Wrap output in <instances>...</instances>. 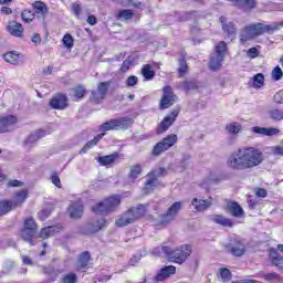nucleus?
<instances>
[{"instance_id":"f257e3e1","label":"nucleus","mask_w":283,"mask_h":283,"mask_svg":"<svg viewBox=\"0 0 283 283\" xmlns=\"http://www.w3.org/2000/svg\"><path fill=\"white\" fill-rule=\"evenodd\" d=\"M264 163V153L260 148L244 146L233 151L227 160L228 168L232 171H247L255 169Z\"/></svg>"},{"instance_id":"f03ea898","label":"nucleus","mask_w":283,"mask_h":283,"mask_svg":"<svg viewBox=\"0 0 283 283\" xmlns=\"http://www.w3.org/2000/svg\"><path fill=\"white\" fill-rule=\"evenodd\" d=\"M147 213L145 206L139 205L138 207H133L124 212L116 221V227H127V224H134L136 220H140L143 216Z\"/></svg>"},{"instance_id":"7ed1b4c3","label":"nucleus","mask_w":283,"mask_h":283,"mask_svg":"<svg viewBox=\"0 0 283 283\" xmlns=\"http://www.w3.org/2000/svg\"><path fill=\"white\" fill-rule=\"evenodd\" d=\"M161 249L168 255L170 262H175L176 264H185L187 258L193 251V248L189 244L180 245L175 250H171L169 247H163Z\"/></svg>"},{"instance_id":"20e7f679","label":"nucleus","mask_w":283,"mask_h":283,"mask_svg":"<svg viewBox=\"0 0 283 283\" xmlns=\"http://www.w3.org/2000/svg\"><path fill=\"white\" fill-rule=\"evenodd\" d=\"M120 196L114 195L111 196L103 201L98 202L92 208V211L94 213L102 214V216H107V213H112L115 209H118L120 207Z\"/></svg>"},{"instance_id":"39448f33","label":"nucleus","mask_w":283,"mask_h":283,"mask_svg":"<svg viewBox=\"0 0 283 283\" xmlns=\"http://www.w3.org/2000/svg\"><path fill=\"white\" fill-rule=\"evenodd\" d=\"M132 123L129 117H120L116 119H111L99 126L101 132H112L118 129H127Z\"/></svg>"},{"instance_id":"423d86ee","label":"nucleus","mask_w":283,"mask_h":283,"mask_svg":"<svg viewBox=\"0 0 283 283\" xmlns=\"http://www.w3.org/2000/svg\"><path fill=\"white\" fill-rule=\"evenodd\" d=\"M176 143H178V135L170 134L166 136L164 139L155 145V147L153 148V156H160V154H165V151L171 149V147H174Z\"/></svg>"},{"instance_id":"0eeeda50","label":"nucleus","mask_w":283,"mask_h":283,"mask_svg":"<svg viewBox=\"0 0 283 283\" xmlns=\"http://www.w3.org/2000/svg\"><path fill=\"white\" fill-rule=\"evenodd\" d=\"M262 23H254L247 25L240 33L241 43H247V41H251V39H255V36H262Z\"/></svg>"},{"instance_id":"6e6552de","label":"nucleus","mask_w":283,"mask_h":283,"mask_svg":"<svg viewBox=\"0 0 283 283\" xmlns=\"http://www.w3.org/2000/svg\"><path fill=\"white\" fill-rule=\"evenodd\" d=\"M160 176H167V169L159 168L157 170H153L147 175V180L145 184V190L147 191V193H149V191L160 185V182L158 181V178H160Z\"/></svg>"},{"instance_id":"1a4fd4ad","label":"nucleus","mask_w":283,"mask_h":283,"mask_svg":"<svg viewBox=\"0 0 283 283\" xmlns=\"http://www.w3.org/2000/svg\"><path fill=\"white\" fill-rule=\"evenodd\" d=\"M164 95L160 99L159 107L160 109H169L176 101H178V97L176 94H174V91L171 90V86H165L163 88Z\"/></svg>"},{"instance_id":"9d476101","label":"nucleus","mask_w":283,"mask_h":283,"mask_svg":"<svg viewBox=\"0 0 283 283\" xmlns=\"http://www.w3.org/2000/svg\"><path fill=\"white\" fill-rule=\"evenodd\" d=\"M180 209H182V202L177 201L170 206L168 211L163 214L159 219L160 224H169V222H172V220H176V216L180 212Z\"/></svg>"},{"instance_id":"9b49d317","label":"nucleus","mask_w":283,"mask_h":283,"mask_svg":"<svg viewBox=\"0 0 283 283\" xmlns=\"http://www.w3.org/2000/svg\"><path fill=\"white\" fill-rule=\"evenodd\" d=\"M111 85V81L97 84V90L92 92L91 101H93V103H101L104 101Z\"/></svg>"},{"instance_id":"f8f14e48","label":"nucleus","mask_w":283,"mask_h":283,"mask_svg":"<svg viewBox=\"0 0 283 283\" xmlns=\"http://www.w3.org/2000/svg\"><path fill=\"white\" fill-rule=\"evenodd\" d=\"M229 253L233 254L234 258H242L247 253V244L239 239H232L227 245Z\"/></svg>"},{"instance_id":"ddd939ff","label":"nucleus","mask_w":283,"mask_h":283,"mask_svg":"<svg viewBox=\"0 0 283 283\" xmlns=\"http://www.w3.org/2000/svg\"><path fill=\"white\" fill-rule=\"evenodd\" d=\"M6 30L11 36H14L15 39H23V34L25 32V30L23 29V24L14 20L9 21Z\"/></svg>"},{"instance_id":"4468645a","label":"nucleus","mask_w":283,"mask_h":283,"mask_svg":"<svg viewBox=\"0 0 283 283\" xmlns=\"http://www.w3.org/2000/svg\"><path fill=\"white\" fill-rule=\"evenodd\" d=\"M180 112L178 109H174L169 115H167L164 120L158 126V132L163 134V132H167L174 123H176V118H178V114Z\"/></svg>"},{"instance_id":"2eb2a0df","label":"nucleus","mask_w":283,"mask_h":283,"mask_svg":"<svg viewBox=\"0 0 283 283\" xmlns=\"http://www.w3.org/2000/svg\"><path fill=\"white\" fill-rule=\"evenodd\" d=\"M106 224L105 219L101 218L96 221H92L84 227L83 233L90 235L92 233H98Z\"/></svg>"},{"instance_id":"dca6fc26","label":"nucleus","mask_w":283,"mask_h":283,"mask_svg":"<svg viewBox=\"0 0 283 283\" xmlns=\"http://www.w3.org/2000/svg\"><path fill=\"white\" fill-rule=\"evenodd\" d=\"M43 136H45V132H43V130H35L34 133H32L24 140V149H27V151H30V149H32V147H34L36 145V143H39V140H41V138H43Z\"/></svg>"},{"instance_id":"f3484780","label":"nucleus","mask_w":283,"mask_h":283,"mask_svg":"<svg viewBox=\"0 0 283 283\" xmlns=\"http://www.w3.org/2000/svg\"><path fill=\"white\" fill-rule=\"evenodd\" d=\"M17 123V118L12 115L0 118V134H6V132H11L12 127H14Z\"/></svg>"},{"instance_id":"a211bd4d","label":"nucleus","mask_w":283,"mask_h":283,"mask_svg":"<svg viewBox=\"0 0 283 283\" xmlns=\"http://www.w3.org/2000/svg\"><path fill=\"white\" fill-rule=\"evenodd\" d=\"M252 132L254 134H259L260 136H280V128L276 127H260V126H254L252 127Z\"/></svg>"},{"instance_id":"6ab92c4d","label":"nucleus","mask_w":283,"mask_h":283,"mask_svg":"<svg viewBox=\"0 0 283 283\" xmlns=\"http://www.w3.org/2000/svg\"><path fill=\"white\" fill-rule=\"evenodd\" d=\"M50 105L53 109H65L67 107V96L57 94L51 98Z\"/></svg>"},{"instance_id":"aec40b11","label":"nucleus","mask_w":283,"mask_h":283,"mask_svg":"<svg viewBox=\"0 0 283 283\" xmlns=\"http://www.w3.org/2000/svg\"><path fill=\"white\" fill-rule=\"evenodd\" d=\"M171 275H176V266L168 265L164 266L157 275L155 276L156 282H164V280H167L168 277H171Z\"/></svg>"},{"instance_id":"412c9836","label":"nucleus","mask_w":283,"mask_h":283,"mask_svg":"<svg viewBox=\"0 0 283 283\" xmlns=\"http://www.w3.org/2000/svg\"><path fill=\"white\" fill-rule=\"evenodd\" d=\"M83 211V202L81 201H75L69 207V214L73 220H78V218H82Z\"/></svg>"},{"instance_id":"4be33fe9","label":"nucleus","mask_w":283,"mask_h":283,"mask_svg":"<svg viewBox=\"0 0 283 283\" xmlns=\"http://www.w3.org/2000/svg\"><path fill=\"white\" fill-rule=\"evenodd\" d=\"M192 207L196 209V211H207L213 205V199L208 198L206 200L193 198L191 201Z\"/></svg>"},{"instance_id":"5701e85b","label":"nucleus","mask_w":283,"mask_h":283,"mask_svg":"<svg viewBox=\"0 0 283 283\" xmlns=\"http://www.w3.org/2000/svg\"><path fill=\"white\" fill-rule=\"evenodd\" d=\"M219 21L222 24L223 32H226L228 36L231 38V40L235 39V24H233V22H227V18H224L223 15L219 18Z\"/></svg>"},{"instance_id":"b1692460","label":"nucleus","mask_w":283,"mask_h":283,"mask_svg":"<svg viewBox=\"0 0 283 283\" xmlns=\"http://www.w3.org/2000/svg\"><path fill=\"white\" fill-rule=\"evenodd\" d=\"M34 12L33 14L41 21L48 15V6L41 1H35L33 3Z\"/></svg>"},{"instance_id":"393cba45","label":"nucleus","mask_w":283,"mask_h":283,"mask_svg":"<svg viewBox=\"0 0 283 283\" xmlns=\"http://www.w3.org/2000/svg\"><path fill=\"white\" fill-rule=\"evenodd\" d=\"M28 200V190H20L15 192L12 200H9L13 207V209H17L19 207H22L23 202Z\"/></svg>"},{"instance_id":"a878e982","label":"nucleus","mask_w":283,"mask_h":283,"mask_svg":"<svg viewBox=\"0 0 283 283\" xmlns=\"http://www.w3.org/2000/svg\"><path fill=\"white\" fill-rule=\"evenodd\" d=\"M61 229H63V227L59 224L45 227L41 230L40 238H42V240H46V238H52V235H54L55 233H59Z\"/></svg>"},{"instance_id":"bb28decb","label":"nucleus","mask_w":283,"mask_h":283,"mask_svg":"<svg viewBox=\"0 0 283 283\" xmlns=\"http://www.w3.org/2000/svg\"><path fill=\"white\" fill-rule=\"evenodd\" d=\"M283 20L281 22H273L271 24L261 23L262 34H273V32H277V30H282Z\"/></svg>"},{"instance_id":"cd10ccee","label":"nucleus","mask_w":283,"mask_h":283,"mask_svg":"<svg viewBox=\"0 0 283 283\" xmlns=\"http://www.w3.org/2000/svg\"><path fill=\"white\" fill-rule=\"evenodd\" d=\"M116 160H118V153L97 158V163H99L102 167H112Z\"/></svg>"},{"instance_id":"c85d7f7f","label":"nucleus","mask_w":283,"mask_h":283,"mask_svg":"<svg viewBox=\"0 0 283 283\" xmlns=\"http://www.w3.org/2000/svg\"><path fill=\"white\" fill-rule=\"evenodd\" d=\"M90 252L85 251L83 252L75 264L76 271H84V269H87V264H90Z\"/></svg>"},{"instance_id":"c756f323","label":"nucleus","mask_w":283,"mask_h":283,"mask_svg":"<svg viewBox=\"0 0 283 283\" xmlns=\"http://www.w3.org/2000/svg\"><path fill=\"white\" fill-rule=\"evenodd\" d=\"M228 211L230 216L234 218H243L244 217V209H242L238 202H230L228 203Z\"/></svg>"},{"instance_id":"7c9ffc66","label":"nucleus","mask_w":283,"mask_h":283,"mask_svg":"<svg viewBox=\"0 0 283 283\" xmlns=\"http://www.w3.org/2000/svg\"><path fill=\"white\" fill-rule=\"evenodd\" d=\"M210 220L216 224H221V227H233V221L222 214H214Z\"/></svg>"},{"instance_id":"2f4dec72","label":"nucleus","mask_w":283,"mask_h":283,"mask_svg":"<svg viewBox=\"0 0 283 283\" xmlns=\"http://www.w3.org/2000/svg\"><path fill=\"white\" fill-rule=\"evenodd\" d=\"M140 174H143V166L140 164L133 165L128 175V181L136 182V179L140 178Z\"/></svg>"},{"instance_id":"473e14b6","label":"nucleus","mask_w":283,"mask_h":283,"mask_svg":"<svg viewBox=\"0 0 283 283\" xmlns=\"http://www.w3.org/2000/svg\"><path fill=\"white\" fill-rule=\"evenodd\" d=\"M3 59L7 63H10L11 65H19V63H21V57L19 53H17V51L7 52L3 55Z\"/></svg>"},{"instance_id":"72a5a7b5","label":"nucleus","mask_w":283,"mask_h":283,"mask_svg":"<svg viewBox=\"0 0 283 283\" xmlns=\"http://www.w3.org/2000/svg\"><path fill=\"white\" fill-rule=\"evenodd\" d=\"M270 258L272 260V263L274 264V266H277L279 271H282L283 265V256L280 255V253H277V250L275 249H270Z\"/></svg>"},{"instance_id":"f704fd0d","label":"nucleus","mask_w":283,"mask_h":283,"mask_svg":"<svg viewBox=\"0 0 283 283\" xmlns=\"http://www.w3.org/2000/svg\"><path fill=\"white\" fill-rule=\"evenodd\" d=\"M224 61V56L218 55L213 53L210 57V70H220L222 67V62Z\"/></svg>"},{"instance_id":"c9c22d12","label":"nucleus","mask_w":283,"mask_h":283,"mask_svg":"<svg viewBox=\"0 0 283 283\" xmlns=\"http://www.w3.org/2000/svg\"><path fill=\"white\" fill-rule=\"evenodd\" d=\"M268 118L274 120V123H280L283 120V111L280 108H272L268 111Z\"/></svg>"},{"instance_id":"e433bc0d","label":"nucleus","mask_w":283,"mask_h":283,"mask_svg":"<svg viewBox=\"0 0 283 283\" xmlns=\"http://www.w3.org/2000/svg\"><path fill=\"white\" fill-rule=\"evenodd\" d=\"M103 136H105L104 133L97 135L96 137H94V139L86 143V145L81 149L80 154H87L88 149H92V147H96V145H98V140H101Z\"/></svg>"},{"instance_id":"4c0bfd02","label":"nucleus","mask_w":283,"mask_h":283,"mask_svg":"<svg viewBox=\"0 0 283 283\" xmlns=\"http://www.w3.org/2000/svg\"><path fill=\"white\" fill-rule=\"evenodd\" d=\"M12 210H14V207L12 206V201L10 200L0 201V217L6 216V213H10V211Z\"/></svg>"},{"instance_id":"58836bf2","label":"nucleus","mask_w":283,"mask_h":283,"mask_svg":"<svg viewBox=\"0 0 283 283\" xmlns=\"http://www.w3.org/2000/svg\"><path fill=\"white\" fill-rule=\"evenodd\" d=\"M142 75L144 76V78H146V81H151L154 76H156V72H154L151 65L146 64L142 69Z\"/></svg>"},{"instance_id":"ea45409f","label":"nucleus","mask_w":283,"mask_h":283,"mask_svg":"<svg viewBox=\"0 0 283 283\" xmlns=\"http://www.w3.org/2000/svg\"><path fill=\"white\" fill-rule=\"evenodd\" d=\"M214 54L223 56L227 54V42L221 41L214 45Z\"/></svg>"},{"instance_id":"a19ab883","label":"nucleus","mask_w":283,"mask_h":283,"mask_svg":"<svg viewBox=\"0 0 283 283\" xmlns=\"http://www.w3.org/2000/svg\"><path fill=\"white\" fill-rule=\"evenodd\" d=\"M118 19L120 21H129L130 19H134V11H132L129 9H124V10L119 11Z\"/></svg>"},{"instance_id":"79ce46f5","label":"nucleus","mask_w":283,"mask_h":283,"mask_svg":"<svg viewBox=\"0 0 283 283\" xmlns=\"http://www.w3.org/2000/svg\"><path fill=\"white\" fill-rule=\"evenodd\" d=\"M271 78L272 81H282L283 78L282 67H280L279 65L275 66L271 72Z\"/></svg>"},{"instance_id":"37998d69","label":"nucleus","mask_w":283,"mask_h":283,"mask_svg":"<svg viewBox=\"0 0 283 283\" xmlns=\"http://www.w3.org/2000/svg\"><path fill=\"white\" fill-rule=\"evenodd\" d=\"M181 87L186 90V92H191L193 90H200V83L197 82H182Z\"/></svg>"},{"instance_id":"c03bdc74","label":"nucleus","mask_w":283,"mask_h":283,"mask_svg":"<svg viewBox=\"0 0 283 283\" xmlns=\"http://www.w3.org/2000/svg\"><path fill=\"white\" fill-rule=\"evenodd\" d=\"M62 43L67 50H72L74 48V38H72V34L66 33L62 39Z\"/></svg>"},{"instance_id":"a18cd8bd","label":"nucleus","mask_w":283,"mask_h":283,"mask_svg":"<svg viewBox=\"0 0 283 283\" xmlns=\"http://www.w3.org/2000/svg\"><path fill=\"white\" fill-rule=\"evenodd\" d=\"M22 17V21H24V23H32V21H34V12H32L31 10H24L21 13Z\"/></svg>"},{"instance_id":"49530a36","label":"nucleus","mask_w":283,"mask_h":283,"mask_svg":"<svg viewBox=\"0 0 283 283\" xmlns=\"http://www.w3.org/2000/svg\"><path fill=\"white\" fill-rule=\"evenodd\" d=\"M24 229L29 231H36V222H34L32 217H28L24 220Z\"/></svg>"},{"instance_id":"de8ad7c7","label":"nucleus","mask_w":283,"mask_h":283,"mask_svg":"<svg viewBox=\"0 0 283 283\" xmlns=\"http://www.w3.org/2000/svg\"><path fill=\"white\" fill-rule=\"evenodd\" d=\"M227 132H229V134H240V129H242V126H240V124L238 123H232V124H228L226 126Z\"/></svg>"},{"instance_id":"09e8293b","label":"nucleus","mask_w":283,"mask_h":283,"mask_svg":"<svg viewBox=\"0 0 283 283\" xmlns=\"http://www.w3.org/2000/svg\"><path fill=\"white\" fill-rule=\"evenodd\" d=\"M34 233H36V231L34 230H25L23 228L22 232H21V238L25 240V242H32V238H34Z\"/></svg>"},{"instance_id":"8fccbe9b","label":"nucleus","mask_w":283,"mask_h":283,"mask_svg":"<svg viewBox=\"0 0 283 283\" xmlns=\"http://www.w3.org/2000/svg\"><path fill=\"white\" fill-rule=\"evenodd\" d=\"M237 3L248 10H253V8H255V0H237Z\"/></svg>"},{"instance_id":"3c124183","label":"nucleus","mask_w":283,"mask_h":283,"mask_svg":"<svg viewBox=\"0 0 283 283\" xmlns=\"http://www.w3.org/2000/svg\"><path fill=\"white\" fill-rule=\"evenodd\" d=\"M264 85V74L258 73L253 76V87H262Z\"/></svg>"},{"instance_id":"603ef678","label":"nucleus","mask_w":283,"mask_h":283,"mask_svg":"<svg viewBox=\"0 0 283 283\" xmlns=\"http://www.w3.org/2000/svg\"><path fill=\"white\" fill-rule=\"evenodd\" d=\"M62 282L63 283H76V282H78V276H76V273L71 272L63 276Z\"/></svg>"},{"instance_id":"864d4df0","label":"nucleus","mask_w":283,"mask_h":283,"mask_svg":"<svg viewBox=\"0 0 283 283\" xmlns=\"http://www.w3.org/2000/svg\"><path fill=\"white\" fill-rule=\"evenodd\" d=\"M270 154H272V156H283V139L281 145L272 146L270 148Z\"/></svg>"},{"instance_id":"5fc2aeb1","label":"nucleus","mask_w":283,"mask_h":283,"mask_svg":"<svg viewBox=\"0 0 283 283\" xmlns=\"http://www.w3.org/2000/svg\"><path fill=\"white\" fill-rule=\"evenodd\" d=\"M219 271L222 282H231V271H229V269L221 268Z\"/></svg>"},{"instance_id":"6e6d98bb","label":"nucleus","mask_w":283,"mask_h":283,"mask_svg":"<svg viewBox=\"0 0 283 283\" xmlns=\"http://www.w3.org/2000/svg\"><path fill=\"white\" fill-rule=\"evenodd\" d=\"M187 61H185V57H181L179 60V69H178V72H179V76H185V74H187Z\"/></svg>"},{"instance_id":"4d7b16f0","label":"nucleus","mask_w":283,"mask_h":283,"mask_svg":"<svg viewBox=\"0 0 283 283\" xmlns=\"http://www.w3.org/2000/svg\"><path fill=\"white\" fill-rule=\"evenodd\" d=\"M247 56L248 59H258V56H260V50L253 46L247 51Z\"/></svg>"},{"instance_id":"13d9d810","label":"nucleus","mask_w":283,"mask_h":283,"mask_svg":"<svg viewBox=\"0 0 283 283\" xmlns=\"http://www.w3.org/2000/svg\"><path fill=\"white\" fill-rule=\"evenodd\" d=\"M51 182H52V185L57 187V189H61L63 187V185H61V178L59 177V175L56 172H52Z\"/></svg>"},{"instance_id":"bf43d9fd","label":"nucleus","mask_w":283,"mask_h":283,"mask_svg":"<svg viewBox=\"0 0 283 283\" xmlns=\"http://www.w3.org/2000/svg\"><path fill=\"white\" fill-rule=\"evenodd\" d=\"M263 279L266 282H275V280L280 279V275H277V273L275 272H272V273L263 274Z\"/></svg>"},{"instance_id":"052dcab7","label":"nucleus","mask_w":283,"mask_h":283,"mask_svg":"<svg viewBox=\"0 0 283 283\" xmlns=\"http://www.w3.org/2000/svg\"><path fill=\"white\" fill-rule=\"evenodd\" d=\"M72 10H73V14L76 17V19H80L81 18V10H83L81 4H78L77 2H74L72 4Z\"/></svg>"},{"instance_id":"680f3d73","label":"nucleus","mask_w":283,"mask_h":283,"mask_svg":"<svg viewBox=\"0 0 283 283\" xmlns=\"http://www.w3.org/2000/svg\"><path fill=\"white\" fill-rule=\"evenodd\" d=\"M138 83V77L136 75H130L126 80L127 87H134Z\"/></svg>"},{"instance_id":"e2e57ef3","label":"nucleus","mask_w":283,"mask_h":283,"mask_svg":"<svg viewBox=\"0 0 283 283\" xmlns=\"http://www.w3.org/2000/svg\"><path fill=\"white\" fill-rule=\"evenodd\" d=\"M75 98H83L85 96V88L83 86H77L74 88Z\"/></svg>"},{"instance_id":"0e129e2a","label":"nucleus","mask_w":283,"mask_h":283,"mask_svg":"<svg viewBox=\"0 0 283 283\" xmlns=\"http://www.w3.org/2000/svg\"><path fill=\"white\" fill-rule=\"evenodd\" d=\"M274 103H276L277 105H282L283 104V90H281L277 93H275V95H274Z\"/></svg>"},{"instance_id":"69168bd1","label":"nucleus","mask_w":283,"mask_h":283,"mask_svg":"<svg viewBox=\"0 0 283 283\" xmlns=\"http://www.w3.org/2000/svg\"><path fill=\"white\" fill-rule=\"evenodd\" d=\"M130 66H132V60H125L120 67V72L123 73L127 72V70H129Z\"/></svg>"},{"instance_id":"338daca9","label":"nucleus","mask_w":283,"mask_h":283,"mask_svg":"<svg viewBox=\"0 0 283 283\" xmlns=\"http://www.w3.org/2000/svg\"><path fill=\"white\" fill-rule=\"evenodd\" d=\"M8 187H23V182L17 179H12L8 181Z\"/></svg>"},{"instance_id":"774afa93","label":"nucleus","mask_w":283,"mask_h":283,"mask_svg":"<svg viewBox=\"0 0 283 283\" xmlns=\"http://www.w3.org/2000/svg\"><path fill=\"white\" fill-rule=\"evenodd\" d=\"M258 198H266V189L260 188L256 190Z\"/></svg>"}]
</instances>
